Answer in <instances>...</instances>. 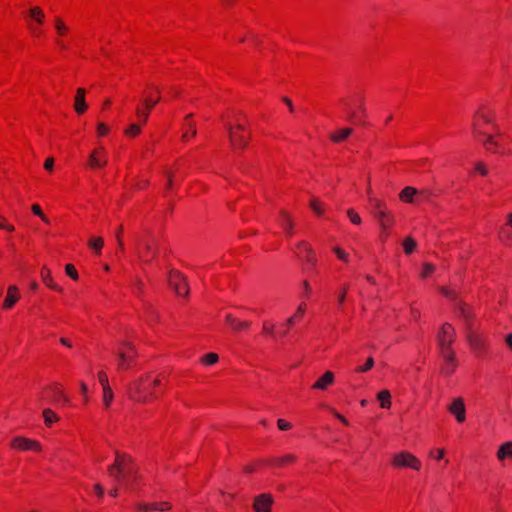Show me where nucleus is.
<instances>
[{
  "label": "nucleus",
  "instance_id": "9",
  "mask_svg": "<svg viewBox=\"0 0 512 512\" xmlns=\"http://www.w3.org/2000/svg\"><path fill=\"white\" fill-rule=\"evenodd\" d=\"M393 468H410L415 471H420L422 468L421 461L412 453L408 451H400L393 455L391 460Z\"/></svg>",
  "mask_w": 512,
  "mask_h": 512
},
{
  "label": "nucleus",
  "instance_id": "3",
  "mask_svg": "<svg viewBox=\"0 0 512 512\" xmlns=\"http://www.w3.org/2000/svg\"><path fill=\"white\" fill-rule=\"evenodd\" d=\"M456 339V331L451 323H444L437 333V345L439 353L442 356L444 363L440 368V373L445 376L454 374L458 367L456 353L452 347Z\"/></svg>",
  "mask_w": 512,
  "mask_h": 512
},
{
  "label": "nucleus",
  "instance_id": "12",
  "mask_svg": "<svg viewBox=\"0 0 512 512\" xmlns=\"http://www.w3.org/2000/svg\"><path fill=\"white\" fill-rule=\"evenodd\" d=\"M43 397L58 405H68L70 400L64 394L63 387L59 383H53L43 390Z\"/></svg>",
  "mask_w": 512,
  "mask_h": 512
},
{
  "label": "nucleus",
  "instance_id": "58",
  "mask_svg": "<svg viewBox=\"0 0 512 512\" xmlns=\"http://www.w3.org/2000/svg\"><path fill=\"white\" fill-rule=\"evenodd\" d=\"M110 133V127L104 123L100 122L97 125V134L99 137H105Z\"/></svg>",
  "mask_w": 512,
  "mask_h": 512
},
{
  "label": "nucleus",
  "instance_id": "2",
  "mask_svg": "<svg viewBox=\"0 0 512 512\" xmlns=\"http://www.w3.org/2000/svg\"><path fill=\"white\" fill-rule=\"evenodd\" d=\"M108 474L132 491L141 489L142 477L131 456L116 452L114 463L108 467Z\"/></svg>",
  "mask_w": 512,
  "mask_h": 512
},
{
  "label": "nucleus",
  "instance_id": "17",
  "mask_svg": "<svg viewBox=\"0 0 512 512\" xmlns=\"http://www.w3.org/2000/svg\"><path fill=\"white\" fill-rule=\"evenodd\" d=\"M107 164L106 152L103 147L95 148L89 158H88V166L92 170H97L104 167Z\"/></svg>",
  "mask_w": 512,
  "mask_h": 512
},
{
  "label": "nucleus",
  "instance_id": "7",
  "mask_svg": "<svg viewBox=\"0 0 512 512\" xmlns=\"http://www.w3.org/2000/svg\"><path fill=\"white\" fill-rule=\"evenodd\" d=\"M161 99L160 92L155 87H147L143 92V99L136 108V117L139 122L146 124L153 108Z\"/></svg>",
  "mask_w": 512,
  "mask_h": 512
},
{
  "label": "nucleus",
  "instance_id": "47",
  "mask_svg": "<svg viewBox=\"0 0 512 512\" xmlns=\"http://www.w3.org/2000/svg\"><path fill=\"white\" fill-rule=\"evenodd\" d=\"M439 291L444 297L448 298L450 301L458 302L460 300L458 293L454 289H450L446 286H443L440 287Z\"/></svg>",
  "mask_w": 512,
  "mask_h": 512
},
{
  "label": "nucleus",
  "instance_id": "26",
  "mask_svg": "<svg viewBox=\"0 0 512 512\" xmlns=\"http://www.w3.org/2000/svg\"><path fill=\"white\" fill-rule=\"evenodd\" d=\"M334 381H335L334 373L332 371H326L312 385V389H314V390H326L329 386L334 384Z\"/></svg>",
  "mask_w": 512,
  "mask_h": 512
},
{
  "label": "nucleus",
  "instance_id": "13",
  "mask_svg": "<svg viewBox=\"0 0 512 512\" xmlns=\"http://www.w3.org/2000/svg\"><path fill=\"white\" fill-rule=\"evenodd\" d=\"M296 249L297 256L306 262L304 269H315L317 258L311 245L306 241H301L297 244Z\"/></svg>",
  "mask_w": 512,
  "mask_h": 512
},
{
  "label": "nucleus",
  "instance_id": "45",
  "mask_svg": "<svg viewBox=\"0 0 512 512\" xmlns=\"http://www.w3.org/2000/svg\"><path fill=\"white\" fill-rule=\"evenodd\" d=\"M402 246L405 254L410 255L415 251L417 243L412 237H406L403 240Z\"/></svg>",
  "mask_w": 512,
  "mask_h": 512
},
{
  "label": "nucleus",
  "instance_id": "39",
  "mask_svg": "<svg viewBox=\"0 0 512 512\" xmlns=\"http://www.w3.org/2000/svg\"><path fill=\"white\" fill-rule=\"evenodd\" d=\"M144 124H142L141 122L138 121V123H132L130 124L125 130H124V134L125 136L127 137H130V138H135L137 136H139L141 134V131H142V126Z\"/></svg>",
  "mask_w": 512,
  "mask_h": 512
},
{
  "label": "nucleus",
  "instance_id": "38",
  "mask_svg": "<svg viewBox=\"0 0 512 512\" xmlns=\"http://www.w3.org/2000/svg\"><path fill=\"white\" fill-rule=\"evenodd\" d=\"M44 423L47 427H52L59 420L57 414L50 408H45L42 412Z\"/></svg>",
  "mask_w": 512,
  "mask_h": 512
},
{
  "label": "nucleus",
  "instance_id": "41",
  "mask_svg": "<svg viewBox=\"0 0 512 512\" xmlns=\"http://www.w3.org/2000/svg\"><path fill=\"white\" fill-rule=\"evenodd\" d=\"M274 329H275V325L271 322V321H264L263 322V325H262V333L265 334V335H269V336H272V337H277V336H283L282 335V330H279V331H275L274 332Z\"/></svg>",
  "mask_w": 512,
  "mask_h": 512
},
{
  "label": "nucleus",
  "instance_id": "52",
  "mask_svg": "<svg viewBox=\"0 0 512 512\" xmlns=\"http://www.w3.org/2000/svg\"><path fill=\"white\" fill-rule=\"evenodd\" d=\"M135 509L139 512H151V511H156V506H155V502L154 503L140 502L135 505Z\"/></svg>",
  "mask_w": 512,
  "mask_h": 512
},
{
  "label": "nucleus",
  "instance_id": "31",
  "mask_svg": "<svg viewBox=\"0 0 512 512\" xmlns=\"http://www.w3.org/2000/svg\"><path fill=\"white\" fill-rule=\"evenodd\" d=\"M26 22L28 23V20L36 23V24H43L45 20V14L41 7L34 6L29 9L28 16L25 18Z\"/></svg>",
  "mask_w": 512,
  "mask_h": 512
},
{
  "label": "nucleus",
  "instance_id": "19",
  "mask_svg": "<svg viewBox=\"0 0 512 512\" xmlns=\"http://www.w3.org/2000/svg\"><path fill=\"white\" fill-rule=\"evenodd\" d=\"M21 297L20 290L16 285H10L7 289L6 297L3 301L2 308L4 310L12 309Z\"/></svg>",
  "mask_w": 512,
  "mask_h": 512
},
{
  "label": "nucleus",
  "instance_id": "29",
  "mask_svg": "<svg viewBox=\"0 0 512 512\" xmlns=\"http://www.w3.org/2000/svg\"><path fill=\"white\" fill-rule=\"evenodd\" d=\"M368 202L372 208V215L374 218L380 216L382 213H386L390 211L385 203V201L376 198V197H369Z\"/></svg>",
  "mask_w": 512,
  "mask_h": 512
},
{
  "label": "nucleus",
  "instance_id": "44",
  "mask_svg": "<svg viewBox=\"0 0 512 512\" xmlns=\"http://www.w3.org/2000/svg\"><path fill=\"white\" fill-rule=\"evenodd\" d=\"M102 390H103V404H104V407L107 409L110 407V405L113 401L114 393H113V390L110 387V385L102 387Z\"/></svg>",
  "mask_w": 512,
  "mask_h": 512
},
{
  "label": "nucleus",
  "instance_id": "61",
  "mask_svg": "<svg viewBox=\"0 0 512 512\" xmlns=\"http://www.w3.org/2000/svg\"><path fill=\"white\" fill-rule=\"evenodd\" d=\"M156 511H169L172 509V505L170 502L167 501H161V502H155Z\"/></svg>",
  "mask_w": 512,
  "mask_h": 512
},
{
  "label": "nucleus",
  "instance_id": "51",
  "mask_svg": "<svg viewBox=\"0 0 512 512\" xmlns=\"http://www.w3.org/2000/svg\"><path fill=\"white\" fill-rule=\"evenodd\" d=\"M347 217L351 221V223L355 225H360L362 223L361 216L354 208H349L347 210Z\"/></svg>",
  "mask_w": 512,
  "mask_h": 512
},
{
  "label": "nucleus",
  "instance_id": "54",
  "mask_svg": "<svg viewBox=\"0 0 512 512\" xmlns=\"http://www.w3.org/2000/svg\"><path fill=\"white\" fill-rule=\"evenodd\" d=\"M310 207L318 216H322L324 214L323 205L318 199H312L310 201Z\"/></svg>",
  "mask_w": 512,
  "mask_h": 512
},
{
  "label": "nucleus",
  "instance_id": "25",
  "mask_svg": "<svg viewBox=\"0 0 512 512\" xmlns=\"http://www.w3.org/2000/svg\"><path fill=\"white\" fill-rule=\"evenodd\" d=\"M86 89L78 88L74 97V109L77 114L82 115L88 110V105L85 101Z\"/></svg>",
  "mask_w": 512,
  "mask_h": 512
},
{
  "label": "nucleus",
  "instance_id": "34",
  "mask_svg": "<svg viewBox=\"0 0 512 512\" xmlns=\"http://www.w3.org/2000/svg\"><path fill=\"white\" fill-rule=\"evenodd\" d=\"M497 458L500 461L505 459L512 460V441L505 442L499 447L497 451Z\"/></svg>",
  "mask_w": 512,
  "mask_h": 512
},
{
  "label": "nucleus",
  "instance_id": "11",
  "mask_svg": "<svg viewBox=\"0 0 512 512\" xmlns=\"http://www.w3.org/2000/svg\"><path fill=\"white\" fill-rule=\"evenodd\" d=\"M137 351L131 343H123L118 349V369L128 370L136 362Z\"/></svg>",
  "mask_w": 512,
  "mask_h": 512
},
{
  "label": "nucleus",
  "instance_id": "63",
  "mask_svg": "<svg viewBox=\"0 0 512 512\" xmlns=\"http://www.w3.org/2000/svg\"><path fill=\"white\" fill-rule=\"evenodd\" d=\"M430 455L432 457H434V459L436 461H440L444 458V455H445V449L444 448H438V449H435V450H432L430 452Z\"/></svg>",
  "mask_w": 512,
  "mask_h": 512
},
{
  "label": "nucleus",
  "instance_id": "56",
  "mask_svg": "<svg viewBox=\"0 0 512 512\" xmlns=\"http://www.w3.org/2000/svg\"><path fill=\"white\" fill-rule=\"evenodd\" d=\"M31 211L34 215L40 217L43 222L49 223L47 216L44 214V212L39 204H33L31 206Z\"/></svg>",
  "mask_w": 512,
  "mask_h": 512
},
{
  "label": "nucleus",
  "instance_id": "35",
  "mask_svg": "<svg viewBox=\"0 0 512 512\" xmlns=\"http://www.w3.org/2000/svg\"><path fill=\"white\" fill-rule=\"evenodd\" d=\"M498 238L504 245H512V230L507 223L499 229Z\"/></svg>",
  "mask_w": 512,
  "mask_h": 512
},
{
  "label": "nucleus",
  "instance_id": "20",
  "mask_svg": "<svg viewBox=\"0 0 512 512\" xmlns=\"http://www.w3.org/2000/svg\"><path fill=\"white\" fill-rule=\"evenodd\" d=\"M225 324L230 326L234 332L246 331L250 328L251 322L246 320H240L235 315L228 313L225 316Z\"/></svg>",
  "mask_w": 512,
  "mask_h": 512
},
{
  "label": "nucleus",
  "instance_id": "37",
  "mask_svg": "<svg viewBox=\"0 0 512 512\" xmlns=\"http://www.w3.org/2000/svg\"><path fill=\"white\" fill-rule=\"evenodd\" d=\"M417 189L411 186H407L399 193V199L404 203H413L414 196L417 194Z\"/></svg>",
  "mask_w": 512,
  "mask_h": 512
},
{
  "label": "nucleus",
  "instance_id": "23",
  "mask_svg": "<svg viewBox=\"0 0 512 512\" xmlns=\"http://www.w3.org/2000/svg\"><path fill=\"white\" fill-rule=\"evenodd\" d=\"M197 130L195 122L193 121V114H189L185 117L182 126V140L189 141L196 136Z\"/></svg>",
  "mask_w": 512,
  "mask_h": 512
},
{
  "label": "nucleus",
  "instance_id": "64",
  "mask_svg": "<svg viewBox=\"0 0 512 512\" xmlns=\"http://www.w3.org/2000/svg\"><path fill=\"white\" fill-rule=\"evenodd\" d=\"M302 286H303V296L307 299L310 298V296L312 294V287H311L309 281L304 280L302 282Z\"/></svg>",
  "mask_w": 512,
  "mask_h": 512
},
{
  "label": "nucleus",
  "instance_id": "4",
  "mask_svg": "<svg viewBox=\"0 0 512 512\" xmlns=\"http://www.w3.org/2000/svg\"><path fill=\"white\" fill-rule=\"evenodd\" d=\"M499 128L494 107L490 104L480 105L472 119V132L477 141L489 133L497 132Z\"/></svg>",
  "mask_w": 512,
  "mask_h": 512
},
{
  "label": "nucleus",
  "instance_id": "53",
  "mask_svg": "<svg viewBox=\"0 0 512 512\" xmlns=\"http://www.w3.org/2000/svg\"><path fill=\"white\" fill-rule=\"evenodd\" d=\"M123 235H124V227L121 224L118 226V228L115 232V237H116L118 247L122 252L124 251Z\"/></svg>",
  "mask_w": 512,
  "mask_h": 512
},
{
  "label": "nucleus",
  "instance_id": "55",
  "mask_svg": "<svg viewBox=\"0 0 512 512\" xmlns=\"http://www.w3.org/2000/svg\"><path fill=\"white\" fill-rule=\"evenodd\" d=\"M65 273L68 277H70L73 280H78V278H79L78 271H77L76 267L71 263H67L65 265Z\"/></svg>",
  "mask_w": 512,
  "mask_h": 512
},
{
  "label": "nucleus",
  "instance_id": "42",
  "mask_svg": "<svg viewBox=\"0 0 512 512\" xmlns=\"http://www.w3.org/2000/svg\"><path fill=\"white\" fill-rule=\"evenodd\" d=\"M377 399L379 400L380 402V406L382 408H390L391 407V394L388 390H381L378 394H377Z\"/></svg>",
  "mask_w": 512,
  "mask_h": 512
},
{
  "label": "nucleus",
  "instance_id": "10",
  "mask_svg": "<svg viewBox=\"0 0 512 512\" xmlns=\"http://www.w3.org/2000/svg\"><path fill=\"white\" fill-rule=\"evenodd\" d=\"M168 284L177 296L187 298L190 288L186 277L180 271L172 269L168 273Z\"/></svg>",
  "mask_w": 512,
  "mask_h": 512
},
{
  "label": "nucleus",
  "instance_id": "22",
  "mask_svg": "<svg viewBox=\"0 0 512 512\" xmlns=\"http://www.w3.org/2000/svg\"><path fill=\"white\" fill-rule=\"evenodd\" d=\"M267 461L268 467L283 468L294 464L297 461V457L289 453L280 457L267 458Z\"/></svg>",
  "mask_w": 512,
  "mask_h": 512
},
{
  "label": "nucleus",
  "instance_id": "36",
  "mask_svg": "<svg viewBox=\"0 0 512 512\" xmlns=\"http://www.w3.org/2000/svg\"><path fill=\"white\" fill-rule=\"evenodd\" d=\"M366 113L363 106H359L355 111L349 114V120L353 124L362 125L365 123Z\"/></svg>",
  "mask_w": 512,
  "mask_h": 512
},
{
  "label": "nucleus",
  "instance_id": "40",
  "mask_svg": "<svg viewBox=\"0 0 512 512\" xmlns=\"http://www.w3.org/2000/svg\"><path fill=\"white\" fill-rule=\"evenodd\" d=\"M54 27H55L57 35L60 37L66 36L69 32L68 26L64 23L62 18L59 16H56L54 19Z\"/></svg>",
  "mask_w": 512,
  "mask_h": 512
},
{
  "label": "nucleus",
  "instance_id": "1",
  "mask_svg": "<svg viewBox=\"0 0 512 512\" xmlns=\"http://www.w3.org/2000/svg\"><path fill=\"white\" fill-rule=\"evenodd\" d=\"M167 385L164 373H147L129 384L128 397L138 403H152L164 395Z\"/></svg>",
  "mask_w": 512,
  "mask_h": 512
},
{
  "label": "nucleus",
  "instance_id": "24",
  "mask_svg": "<svg viewBox=\"0 0 512 512\" xmlns=\"http://www.w3.org/2000/svg\"><path fill=\"white\" fill-rule=\"evenodd\" d=\"M158 254L154 242H147L139 248V257L144 262H151Z\"/></svg>",
  "mask_w": 512,
  "mask_h": 512
},
{
  "label": "nucleus",
  "instance_id": "43",
  "mask_svg": "<svg viewBox=\"0 0 512 512\" xmlns=\"http://www.w3.org/2000/svg\"><path fill=\"white\" fill-rule=\"evenodd\" d=\"M88 246L93 249L96 254L100 255L104 246V239L102 237L91 238L88 242Z\"/></svg>",
  "mask_w": 512,
  "mask_h": 512
},
{
  "label": "nucleus",
  "instance_id": "30",
  "mask_svg": "<svg viewBox=\"0 0 512 512\" xmlns=\"http://www.w3.org/2000/svg\"><path fill=\"white\" fill-rule=\"evenodd\" d=\"M268 467L267 458H261L253 460L243 466V472L245 474H252L259 472L261 469Z\"/></svg>",
  "mask_w": 512,
  "mask_h": 512
},
{
  "label": "nucleus",
  "instance_id": "16",
  "mask_svg": "<svg viewBox=\"0 0 512 512\" xmlns=\"http://www.w3.org/2000/svg\"><path fill=\"white\" fill-rule=\"evenodd\" d=\"M11 447L19 451H41V445L36 440H31L26 437H15L11 441Z\"/></svg>",
  "mask_w": 512,
  "mask_h": 512
},
{
  "label": "nucleus",
  "instance_id": "5",
  "mask_svg": "<svg viewBox=\"0 0 512 512\" xmlns=\"http://www.w3.org/2000/svg\"><path fill=\"white\" fill-rule=\"evenodd\" d=\"M487 152L502 156H512V138L509 134L501 132L489 133L478 140Z\"/></svg>",
  "mask_w": 512,
  "mask_h": 512
},
{
  "label": "nucleus",
  "instance_id": "57",
  "mask_svg": "<svg viewBox=\"0 0 512 512\" xmlns=\"http://www.w3.org/2000/svg\"><path fill=\"white\" fill-rule=\"evenodd\" d=\"M435 271V266L434 264L432 263H424L423 266H422V271H421V277L422 278H427L429 277L431 274H433Z\"/></svg>",
  "mask_w": 512,
  "mask_h": 512
},
{
  "label": "nucleus",
  "instance_id": "6",
  "mask_svg": "<svg viewBox=\"0 0 512 512\" xmlns=\"http://www.w3.org/2000/svg\"><path fill=\"white\" fill-rule=\"evenodd\" d=\"M229 138L234 149L243 150L247 147L251 137L248 120L240 115L234 123H228Z\"/></svg>",
  "mask_w": 512,
  "mask_h": 512
},
{
  "label": "nucleus",
  "instance_id": "27",
  "mask_svg": "<svg viewBox=\"0 0 512 512\" xmlns=\"http://www.w3.org/2000/svg\"><path fill=\"white\" fill-rule=\"evenodd\" d=\"M40 276H41L42 282L45 284L46 287H48L49 289H51L53 291L62 292V288L57 283L54 282V280L52 278L51 270L48 267L43 266L41 268Z\"/></svg>",
  "mask_w": 512,
  "mask_h": 512
},
{
  "label": "nucleus",
  "instance_id": "49",
  "mask_svg": "<svg viewBox=\"0 0 512 512\" xmlns=\"http://www.w3.org/2000/svg\"><path fill=\"white\" fill-rule=\"evenodd\" d=\"M374 364H375L374 358L370 356L366 359V361L363 365L357 366L354 371L356 373L368 372L369 370H371L374 367Z\"/></svg>",
  "mask_w": 512,
  "mask_h": 512
},
{
  "label": "nucleus",
  "instance_id": "21",
  "mask_svg": "<svg viewBox=\"0 0 512 512\" xmlns=\"http://www.w3.org/2000/svg\"><path fill=\"white\" fill-rule=\"evenodd\" d=\"M448 410L456 417L459 423H463L466 420V409L462 398L454 399L449 405Z\"/></svg>",
  "mask_w": 512,
  "mask_h": 512
},
{
  "label": "nucleus",
  "instance_id": "62",
  "mask_svg": "<svg viewBox=\"0 0 512 512\" xmlns=\"http://www.w3.org/2000/svg\"><path fill=\"white\" fill-rule=\"evenodd\" d=\"M277 427L281 431H288L292 428V424L289 421L280 418L277 420Z\"/></svg>",
  "mask_w": 512,
  "mask_h": 512
},
{
  "label": "nucleus",
  "instance_id": "50",
  "mask_svg": "<svg viewBox=\"0 0 512 512\" xmlns=\"http://www.w3.org/2000/svg\"><path fill=\"white\" fill-rule=\"evenodd\" d=\"M43 24H36L28 20L27 26L33 37L40 38L43 35L41 28Z\"/></svg>",
  "mask_w": 512,
  "mask_h": 512
},
{
  "label": "nucleus",
  "instance_id": "8",
  "mask_svg": "<svg viewBox=\"0 0 512 512\" xmlns=\"http://www.w3.org/2000/svg\"><path fill=\"white\" fill-rule=\"evenodd\" d=\"M467 342L476 357H484L490 349V343L487 336L476 332L473 329L467 330Z\"/></svg>",
  "mask_w": 512,
  "mask_h": 512
},
{
  "label": "nucleus",
  "instance_id": "32",
  "mask_svg": "<svg viewBox=\"0 0 512 512\" xmlns=\"http://www.w3.org/2000/svg\"><path fill=\"white\" fill-rule=\"evenodd\" d=\"M352 132L353 129L350 127L340 128L331 134L330 139L334 143H341L345 141L352 134Z\"/></svg>",
  "mask_w": 512,
  "mask_h": 512
},
{
  "label": "nucleus",
  "instance_id": "15",
  "mask_svg": "<svg viewBox=\"0 0 512 512\" xmlns=\"http://www.w3.org/2000/svg\"><path fill=\"white\" fill-rule=\"evenodd\" d=\"M456 306L460 312V315L462 316V318L465 321L466 329L467 330L474 329L476 313H475L473 306L464 302L463 300H459L456 303Z\"/></svg>",
  "mask_w": 512,
  "mask_h": 512
},
{
  "label": "nucleus",
  "instance_id": "28",
  "mask_svg": "<svg viewBox=\"0 0 512 512\" xmlns=\"http://www.w3.org/2000/svg\"><path fill=\"white\" fill-rule=\"evenodd\" d=\"M306 311V303H301L296 311V313L289 317L285 324H282L281 327H283L282 335H286V333L289 331V329L296 323V321H299L304 313Z\"/></svg>",
  "mask_w": 512,
  "mask_h": 512
},
{
  "label": "nucleus",
  "instance_id": "14",
  "mask_svg": "<svg viewBox=\"0 0 512 512\" xmlns=\"http://www.w3.org/2000/svg\"><path fill=\"white\" fill-rule=\"evenodd\" d=\"M380 226L379 241L385 243L391 235V230L395 226V217L392 211L382 213L376 217Z\"/></svg>",
  "mask_w": 512,
  "mask_h": 512
},
{
  "label": "nucleus",
  "instance_id": "48",
  "mask_svg": "<svg viewBox=\"0 0 512 512\" xmlns=\"http://www.w3.org/2000/svg\"><path fill=\"white\" fill-rule=\"evenodd\" d=\"M350 289V284L345 283L337 294L338 308L342 309L346 301L347 293Z\"/></svg>",
  "mask_w": 512,
  "mask_h": 512
},
{
  "label": "nucleus",
  "instance_id": "18",
  "mask_svg": "<svg viewBox=\"0 0 512 512\" xmlns=\"http://www.w3.org/2000/svg\"><path fill=\"white\" fill-rule=\"evenodd\" d=\"M273 497L269 493H262L254 498L253 509L255 512H272Z\"/></svg>",
  "mask_w": 512,
  "mask_h": 512
},
{
  "label": "nucleus",
  "instance_id": "59",
  "mask_svg": "<svg viewBox=\"0 0 512 512\" xmlns=\"http://www.w3.org/2000/svg\"><path fill=\"white\" fill-rule=\"evenodd\" d=\"M333 250H334V253H335L336 257L339 260H341L343 262H347L348 261L349 254L344 249H342L341 247L336 246V247H334Z\"/></svg>",
  "mask_w": 512,
  "mask_h": 512
},
{
  "label": "nucleus",
  "instance_id": "33",
  "mask_svg": "<svg viewBox=\"0 0 512 512\" xmlns=\"http://www.w3.org/2000/svg\"><path fill=\"white\" fill-rule=\"evenodd\" d=\"M280 225L283 228L284 232L290 237L293 234L294 223L291 217L286 212H281L280 214Z\"/></svg>",
  "mask_w": 512,
  "mask_h": 512
},
{
  "label": "nucleus",
  "instance_id": "46",
  "mask_svg": "<svg viewBox=\"0 0 512 512\" xmlns=\"http://www.w3.org/2000/svg\"><path fill=\"white\" fill-rule=\"evenodd\" d=\"M218 360H219V356L217 353L209 352L201 357L200 362L203 365L211 366V365L216 364L218 362Z\"/></svg>",
  "mask_w": 512,
  "mask_h": 512
},
{
  "label": "nucleus",
  "instance_id": "60",
  "mask_svg": "<svg viewBox=\"0 0 512 512\" xmlns=\"http://www.w3.org/2000/svg\"><path fill=\"white\" fill-rule=\"evenodd\" d=\"M97 378L102 387L109 386L108 375L104 370L98 371Z\"/></svg>",
  "mask_w": 512,
  "mask_h": 512
}]
</instances>
